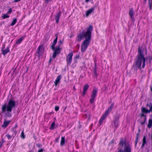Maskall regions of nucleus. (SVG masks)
Returning <instances> with one entry per match:
<instances>
[{
	"instance_id": "nucleus-11",
	"label": "nucleus",
	"mask_w": 152,
	"mask_h": 152,
	"mask_svg": "<svg viewBox=\"0 0 152 152\" xmlns=\"http://www.w3.org/2000/svg\"><path fill=\"white\" fill-rule=\"evenodd\" d=\"M61 14V12L60 11L55 16V19L56 20V23H58V22L59 20Z\"/></svg>"
},
{
	"instance_id": "nucleus-32",
	"label": "nucleus",
	"mask_w": 152,
	"mask_h": 152,
	"mask_svg": "<svg viewBox=\"0 0 152 152\" xmlns=\"http://www.w3.org/2000/svg\"><path fill=\"white\" fill-rule=\"evenodd\" d=\"M21 137L23 139H24L25 138V136L24 134L23 131L22 132L20 135Z\"/></svg>"
},
{
	"instance_id": "nucleus-28",
	"label": "nucleus",
	"mask_w": 152,
	"mask_h": 152,
	"mask_svg": "<svg viewBox=\"0 0 152 152\" xmlns=\"http://www.w3.org/2000/svg\"><path fill=\"white\" fill-rule=\"evenodd\" d=\"M55 125V122H53L51 124L50 127V129H54V126Z\"/></svg>"
},
{
	"instance_id": "nucleus-22",
	"label": "nucleus",
	"mask_w": 152,
	"mask_h": 152,
	"mask_svg": "<svg viewBox=\"0 0 152 152\" xmlns=\"http://www.w3.org/2000/svg\"><path fill=\"white\" fill-rule=\"evenodd\" d=\"M11 131L12 132H13L12 136L13 137H14L15 136L17 133L16 130L15 129V128H12L11 129Z\"/></svg>"
},
{
	"instance_id": "nucleus-10",
	"label": "nucleus",
	"mask_w": 152,
	"mask_h": 152,
	"mask_svg": "<svg viewBox=\"0 0 152 152\" xmlns=\"http://www.w3.org/2000/svg\"><path fill=\"white\" fill-rule=\"evenodd\" d=\"M53 50H54V52L52 58L53 59H55L56 56L57 55L60 53V50L59 47H58L56 49L54 48V49Z\"/></svg>"
},
{
	"instance_id": "nucleus-24",
	"label": "nucleus",
	"mask_w": 152,
	"mask_h": 152,
	"mask_svg": "<svg viewBox=\"0 0 152 152\" xmlns=\"http://www.w3.org/2000/svg\"><path fill=\"white\" fill-rule=\"evenodd\" d=\"M96 64L95 63V67L94 71V77H96L97 76V72L96 71Z\"/></svg>"
},
{
	"instance_id": "nucleus-6",
	"label": "nucleus",
	"mask_w": 152,
	"mask_h": 152,
	"mask_svg": "<svg viewBox=\"0 0 152 152\" xmlns=\"http://www.w3.org/2000/svg\"><path fill=\"white\" fill-rule=\"evenodd\" d=\"M118 152H131V147L129 144H125L123 151L120 149Z\"/></svg>"
},
{
	"instance_id": "nucleus-20",
	"label": "nucleus",
	"mask_w": 152,
	"mask_h": 152,
	"mask_svg": "<svg viewBox=\"0 0 152 152\" xmlns=\"http://www.w3.org/2000/svg\"><path fill=\"white\" fill-rule=\"evenodd\" d=\"M114 127L115 129H116L118 126V120H115L114 121Z\"/></svg>"
},
{
	"instance_id": "nucleus-56",
	"label": "nucleus",
	"mask_w": 152,
	"mask_h": 152,
	"mask_svg": "<svg viewBox=\"0 0 152 152\" xmlns=\"http://www.w3.org/2000/svg\"><path fill=\"white\" fill-rule=\"evenodd\" d=\"M73 88H74V90L75 89V86H74Z\"/></svg>"
},
{
	"instance_id": "nucleus-13",
	"label": "nucleus",
	"mask_w": 152,
	"mask_h": 152,
	"mask_svg": "<svg viewBox=\"0 0 152 152\" xmlns=\"http://www.w3.org/2000/svg\"><path fill=\"white\" fill-rule=\"evenodd\" d=\"M126 142L125 140H124L123 138H122L121 139L119 143V145L120 147H121V148L123 147L124 145H125V144H126Z\"/></svg>"
},
{
	"instance_id": "nucleus-9",
	"label": "nucleus",
	"mask_w": 152,
	"mask_h": 152,
	"mask_svg": "<svg viewBox=\"0 0 152 152\" xmlns=\"http://www.w3.org/2000/svg\"><path fill=\"white\" fill-rule=\"evenodd\" d=\"M44 50V48L43 45H40L38 48L37 53H38V56L39 57L43 53Z\"/></svg>"
},
{
	"instance_id": "nucleus-50",
	"label": "nucleus",
	"mask_w": 152,
	"mask_h": 152,
	"mask_svg": "<svg viewBox=\"0 0 152 152\" xmlns=\"http://www.w3.org/2000/svg\"><path fill=\"white\" fill-rule=\"evenodd\" d=\"M2 142H3V143L5 142L4 141V140L2 139V140H1V141Z\"/></svg>"
},
{
	"instance_id": "nucleus-19",
	"label": "nucleus",
	"mask_w": 152,
	"mask_h": 152,
	"mask_svg": "<svg viewBox=\"0 0 152 152\" xmlns=\"http://www.w3.org/2000/svg\"><path fill=\"white\" fill-rule=\"evenodd\" d=\"M5 121L4 122L2 126V127L4 128H6L10 122V121H6L5 120Z\"/></svg>"
},
{
	"instance_id": "nucleus-36",
	"label": "nucleus",
	"mask_w": 152,
	"mask_h": 152,
	"mask_svg": "<svg viewBox=\"0 0 152 152\" xmlns=\"http://www.w3.org/2000/svg\"><path fill=\"white\" fill-rule=\"evenodd\" d=\"M138 140V139L137 138V137H136V140L135 141V147L136 146V145L137 143Z\"/></svg>"
},
{
	"instance_id": "nucleus-26",
	"label": "nucleus",
	"mask_w": 152,
	"mask_h": 152,
	"mask_svg": "<svg viewBox=\"0 0 152 152\" xmlns=\"http://www.w3.org/2000/svg\"><path fill=\"white\" fill-rule=\"evenodd\" d=\"M65 142V137H62L61 139V145H64Z\"/></svg>"
},
{
	"instance_id": "nucleus-2",
	"label": "nucleus",
	"mask_w": 152,
	"mask_h": 152,
	"mask_svg": "<svg viewBox=\"0 0 152 152\" xmlns=\"http://www.w3.org/2000/svg\"><path fill=\"white\" fill-rule=\"evenodd\" d=\"M145 59L143 52H142L140 47H139L138 48V54L132 68L134 70L138 69H141L142 68H144L145 66Z\"/></svg>"
},
{
	"instance_id": "nucleus-31",
	"label": "nucleus",
	"mask_w": 152,
	"mask_h": 152,
	"mask_svg": "<svg viewBox=\"0 0 152 152\" xmlns=\"http://www.w3.org/2000/svg\"><path fill=\"white\" fill-rule=\"evenodd\" d=\"M6 136L7 138L8 139H11L13 137L12 135L11 136L9 134H7L6 135Z\"/></svg>"
},
{
	"instance_id": "nucleus-59",
	"label": "nucleus",
	"mask_w": 152,
	"mask_h": 152,
	"mask_svg": "<svg viewBox=\"0 0 152 152\" xmlns=\"http://www.w3.org/2000/svg\"><path fill=\"white\" fill-rule=\"evenodd\" d=\"M121 148H120V149H119V148H118V149H119V150L120 149H121Z\"/></svg>"
},
{
	"instance_id": "nucleus-60",
	"label": "nucleus",
	"mask_w": 152,
	"mask_h": 152,
	"mask_svg": "<svg viewBox=\"0 0 152 152\" xmlns=\"http://www.w3.org/2000/svg\"><path fill=\"white\" fill-rule=\"evenodd\" d=\"M152 7V6L151 7V8Z\"/></svg>"
},
{
	"instance_id": "nucleus-8",
	"label": "nucleus",
	"mask_w": 152,
	"mask_h": 152,
	"mask_svg": "<svg viewBox=\"0 0 152 152\" xmlns=\"http://www.w3.org/2000/svg\"><path fill=\"white\" fill-rule=\"evenodd\" d=\"M147 106L149 107H150L149 110H146L145 107H142L141 109L142 112L143 113H149L151 111L152 112V104L151 103V105L147 104Z\"/></svg>"
},
{
	"instance_id": "nucleus-41",
	"label": "nucleus",
	"mask_w": 152,
	"mask_h": 152,
	"mask_svg": "<svg viewBox=\"0 0 152 152\" xmlns=\"http://www.w3.org/2000/svg\"><path fill=\"white\" fill-rule=\"evenodd\" d=\"M12 12V10L11 9H10L8 11V13H11Z\"/></svg>"
},
{
	"instance_id": "nucleus-23",
	"label": "nucleus",
	"mask_w": 152,
	"mask_h": 152,
	"mask_svg": "<svg viewBox=\"0 0 152 152\" xmlns=\"http://www.w3.org/2000/svg\"><path fill=\"white\" fill-rule=\"evenodd\" d=\"M24 38L23 37H22L20 38L19 39H18L16 42V44H20L22 41L23 40V39Z\"/></svg>"
},
{
	"instance_id": "nucleus-43",
	"label": "nucleus",
	"mask_w": 152,
	"mask_h": 152,
	"mask_svg": "<svg viewBox=\"0 0 152 152\" xmlns=\"http://www.w3.org/2000/svg\"><path fill=\"white\" fill-rule=\"evenodd\" d=\"M20 0H15L14 1V2H17L20 1Z\"/></svg>"
},
{
	"instance_id": "nucleus-46",
	"label": "nucleus",
	"mask_w": 152,
	"mask_h": 152,
	"mask_svg": "<svg viewBox=\"0 0 152 152\" xmlns=\"http://www.w3.org/2000/svg\"><path fill=\"white\" fill-rule=\"evenodd\" d=\"M17 127V125H15V126L14 127H13V128H15V129H16Z\"/></svg>"
},
{
	"instance_id": "nucleus-42",
	"label": "nucleus",
	"mask_w": 152,
	"mask_h": 152,
	"mask_svg": "<svg viewBox=\"0 0 152 152\" xmlns=\"http://www.w3.org/2000/svg\"><path fill=\"white\" fill-rule=\"evenodd\" d=\"M139 133H140L138 132L137 134V136H136V137H137V138H138V136H139Z\"/></svg>"
},
{
	"instance_id": "nucleus-40",
	"label": "nucleus",
	"mask_w": 152,
	"mask_h": 152,
	"mask_svg": "<svg viewBox=\"0 0 152 152\" xmlns=\"http://www.w3.org/2000/svg\"><path fill=\"white\" fill-rule=\"evenodd\" d=\"M145 120H146V118H145V121H144V122H141V125H143V124H145Z\"/></svg>"
},
{
	"instance_id": "nucleus-7",
	"label": "nucleus",
	"mask_w": 152,
	"mask_h": 152,
	"mask_svg": "<svg viewBox=\"0 0 152 152\" xmlns=\"http://www.w3.org/2000/svg\"><path fill=\"white\" fill-rule=\"evenodd\" d=\"M73 55V53L72 52H71L66 56V61L67 66L71 65L72 61Z\"/></svg>"
},
{
	"instance_id": "nucleus-58",
	"label": "nucleus",
	"mask_w": 152,
	"mask_h": 152,
	"mask_svg": "<svg viewBox=\"0 0 152 152\" xmlns=\"http://www.w3.org/2000/svg\"><path fill=\"white\" fill-rule=\"evenodd\" d=\"M144 1L145 2H146V0H144Z\"/></svg>"
},
{
	"instance_id": "nucleus-48",
	"label": "nucleus",
	"mask_w": 152,
	"mask_h": 152,
	"mask_svg": "<svg viewBox=\"0 0 152 152\" xmlns=\"http://www.w3.org/2000/svg\"><path fill=\"white\" fill-rule=\"evenodd\" d=\"M79 56H76L75 57V58H74L75 59H77V58H78Z\"/></svg>"
},
{
	"instance_id": "nucleus-47",
	"label": "nucleus",
	"mask_w": 152,
	"mask_h": 152,
	"mask_svg": "<svg viewBox=\"0 0 152 152\" xmlns=\"http://www.w3.org/2000/svg\"><path fill=\"white\" fill-rule=\"evenodd\" d=\"M75 62V63H76L77 62V60L76 59L74 58Z\"/></svg>"
},
{
	"instance_id": "nucleus-53",
	"label": "nucleus",
	"mask_w": 152,
	"mask_h": 152,
	"mask_svg": "<svg viewBox=\"0 0 152 152\" xmlns=\"http://www.w3.org/2000/svg\"><path fill=\"white\" fill-rule=\"evenodd\" d=\"M73 37V36H72V35H71L70 37L71 38V37Z\"/></svg>"
},
{
	"instance_id": "nucleus-52",
	"label": "nucleus",
	"mask_w": 152,
	"mask_h": 152,
	"mask_svg": "<svg viewBox=\"0 0 152 152\" xmlns=\"http://www.w3.org/2000/svg\"><path fill=\"white\" fill-rule=\"evenodd\" d=\"M140 129H138L139 132H138L140 133Z\"/></svg>"
},
{
	"instance_id": "nucleus-14",
	"label": "nucleus",
	"mask_w": 152,
	"mask_h": 152,
	"mask_svg": "<svg viewBox=\"0 0 152 152\" xmlns=\"http://www.w3.org/2000/svg\"><path fill=\"white\" fill-rule=\"evenodd\" d=\"M56 38L54 40L52 45L51 46V48L53 50H54L55 48V46L57 42L58 37L56 34Z\"/></svg>"
},
{
	"instance_id": "nucleus-39",
	"label": "nucleus",
	"mask_w": 152,
	"mask_h": 152,
	"mask_svg": "<svg viewBox=\"0 0 152 152\" xmlns=\"http://www.w3.org/2000/svg\"><path fill=\"white\" fill-rule=\"evenodd\" d=\"M62 43V41L61 40H60L59 42H58V44H59V46H60Z\"/></svg>"
},
{
	"instance_id": "nucleus-27",
	"label": "nucleus",
	"mask_w": 152,
	"mask_h": 152,
	"mask_svg": "<svg viewBox=\"0 0 152 152\" xmlns=\"http://www.w3.org/2000/svg\"><path fill=\"white\" fill-rule=\"evenodd\" d=\"M17 20L16 18H14V20H13L12 21L11 24H10V26H13L16 23Z\"/></svg>"
},
{
	"instance_id": "nucleus-37",
	"label": "nucleus",
	"mask_w": 152,
	"mask_h": 152,
	"mask_svg": "<svg viewBox=\"0 0 152 152\" xmlns=\"http://www.w3.org/2000/svg\"><path fill=\"white\" fill-rule=\"evenodd\" d=\"M59 107L58 106H56L55 107V110L56 111H57L59 110Z\"/></svg>"
},
{
	"instance_id": "nucleus-38",
	"label": "nucleus",
	"mask_w": 152,
	"mask_h": 152,
	"mask_svg": "<svg viewBox=\"0 0 152 152\" xmlns=\"http://www.w3.org/2000/svg\"><path fill=\"white\" fill-rule=\"evenodd\" d=\"M44 151L43 148H41L38 151V152H43Z\"/></svg>"
},
{
	"instance_id": "nucleus-1",
	"label": "nucleus",
	"mask_w": 152,
	"mask_h": 152,
	"mask_svg": "<svg viewBox=\"0 0 152 152\" xmlns=\"http://www.w3.org/2000/svg\"><path fill=\"white\" fill-rule=\"evenodd\" d=\"M92 30V26L90 25L87 28V31L84 30L77 35L76 41L80 42L82 39L85 38L81 46V50L83 53L86 50L90 43Z\"/></svg>"
},
{
	"instance_id": "nucleus-51",
	"label": "nucleus",
	"mask_w": 152,
	"mask_h": 152,
	"mask_svg": "<svg viewBox=\"0 0 152 152\" xmlns=\"http://www.w3.org/2000/svg\"><path fill=\"white\" fill-rule=\"evenodd\" d=\"M145 116V115L143 114H142L141 115V116Z\"/></svg>"
},
{
	"instance_id": "nucleus-54",
	"label": "nucleus",
	"mask_w": 152,
	"mask_h": 152,
	"mask_svg": "<svg viewBox=\"0 0 152 152\" xmlns=\"http://www.w3.org/2000/svg\"><path fill=\"white\" fill-rule=\"evenodd\" d=\"M151 139H152V134H151Z\"/></svg>"
},
{
	"instance_id": "nucleus-17",
	"label": "nucleus",
	"mask_w": 152,
	"mask_h": 152,
	"mask_svg": "<svg viewBox=\"0 0 152 152\" xmlns=\"http://www.w3.org/2000/svg\"><path fill=\"white\" fill-rule=\"evenodd\" d=\"M134 14V13L133 9L132 8L130 9L129 12V15L130 16L131 19H132L133 18Z\"/></svg>"
},
{
	"instance_id": "nucleus-55",
	"label": "nucleus",
	"mask_w": 152,
	"mask_h": 152,
	"mask_svg": "<svg viewBox=\"0 0 152 152\" xmlns=\"http://www.w3.org/2000/svg\"><path fill=\"white\" fill-rule=\"evenodd\" d=\"M151 90H152V87H151Z\"/></svg>"
},
{
	"instance_id": "nucleus-35",
	"label": "nucleus",
	"mask_w": 152,
	"mask_h": 152,
	"mask_svg": "<svg viewBox=\"0 0 152 152\" xmlns=\"http://www.w3.org/2000/svg\"><path fill=\"white\" fill-rule=\"evenodd\" d=\"M10 112H8V113L6 114V115L7 117H10L11 116V114L9 113Z\"/></svg>"
},
{
	"instance_id": "nucleus-44",
	"label": "nucleus",
	"mask_w": 152,
	"mask_h": 152,
	"mask_svg": "<svg viewBox=\"0 0 152 152\" xmlns=\"http://www.w3.org/2000/svg\"><path fill=\"white\" fill-rule=\"evenodd\" d=\"M52 60V58H50V59L49 61V63H50L51 62V61Z\"/></svg>"
},
{
	"instance_id": "nucleus-25",
	"label": "nucleus",
	"mask_w": 152,
	"mask_h": 152,
	"mask_svg": "<svg viewBox=\"0 0 152 152\" xmlns=\"http://www.w3.org/2000/svg\"><path fill=\"white\" fill-rule=\"evenodd\" d=\"M152 126V120L150 119L148 121V128H151Z\"/></svg>"
},
{
	"instance_id": "nucleus-5",
	"label": "nucleus",
	"mask_w": 152,
	"mask_h": 152,
	"mask_svg": "<svg viewBox=\"0 0 152 152\" xmlns=\"http://www.w3.org/2000/svg\"><path fill=\"white\" fill-rule=\"evenodd\" d=\"M98 89L96 87H94L93 89L92 93L91 95V97L90 100V102L92 104L94 102V99H95L96 95Z\"/></svg>"
},
{
	"instance_id": "nucleus-33",
	"label": "nucleus",
	"mask_w": 152,
	"mask_h": 152,
	"mask_svg": "<svg viewBox=\"0 0 152 152\" xmlns=\"http://www.w3.org/2000/svg\"><path fill=\"white\" fill-rule=\"evenodd\" d=\"M13 70L12 73V75H15L17 73V72L16 71V68H15L14 69H13Z\"/></svg>"
},
{
	"instance_id": "nucleus-18",
	"label": "nucleus",
	"mask_w": 152,
	"mask_h": 152,
	"mask_svg": "<svg viewBox=\"0 0 152 152\" xmlns=\"http://www.w3.org/2000/svg\"><path fill=\"white\" fill-rule=\"evenodd\" d=\"M94 8H91L89 10H87L86 13V15L87 17L94 10Z\"/></svg>"
},
{
	"instance_id": "nucleus-57",
	"label": "nucleus",
	"mask_w": 152,
	"mask_h": 152,
	"mask_svg": "<svg viewBox=\"0 0 152 152\" xmlns=\"http://www.w3.org/2000/svg\"><path fill=\"white\" fill-rule=\"evenodd\" d=\"M66 108V107L64 108V110H65Z\"/></svg>"
},
{
	"instance_id": "nucleus-12",
	"label": "nucleus",
	"mask_w": 152,
	"mask_h": 152,
	"mask_svg": "<svg viewBox=\"0 0 152 152\" xmlns=\"http://www.w3.org/2000/svg\"><path fill=\"white\" fill-rule=\"evenodd\" d=\"M62 76L61 75L58 76L57 78L54 82L55 85L56 86L58 83H60V80L61 79Z\"/></svg>"
},
{
	"instance_id": "nucleus-4",
	"label": "nucleus",
	"mask_w": 152,
	"mask_h": 152,
	"mask_svg": "<svg viewBox=\"0 0 152 152\" xmlns=\"http://www.w3.org/2000/svg\"><path fill=\"white\" fill-rule=\"evenodd\" d=\"M114 105V103H113L111 105L109 106L107 110L104 113V115L102 116L101 118L99 121V124H101L102 123L104 119L106 117L107 115L109 114V113L111 111L112 108L113 107Z\"/></svg>"
},
{
	"instance_id": "nucleus-21",
	"label": "nucleus",
	"mask_w": 152,
	"mask_h": 152,
	"mask_svg": "<svg viewBox=\"0 0 152 152\" xmlns=\"http://www.w3.org/2000/svg\"><path fill=\"white\" fill-rule=\"evenodd\" d=\"M146 143V137L144 136L143 138L142 143L141 146V148H143L145 144Z\"/></svg>"
},
{
	"instance_id": "nucleus-3",
	"label": "nucleus",
	"mask_w": 152,
	"mask_h": 152,
	"mask_svg": "<svg viewBox=\"0 0 152 152\" xmlns=\"http://www.w3.org/2000/svg\"><path fill=\"white\" fill-rule=\"evenodd\" d=\"M15 106V102L12 99H10L7 105L6 104L2 106V113H4L6 111L7 112H11L12 109Z\"/></svg>"
},
{
	"instance_id": "nucleus-34",
	"label": "nucleus",
	"mask_w": 152,
	"mask_h": 152,
	"mask_svg": "<svg viewBox=\"0 0 152 152\" xmlns=\"http://www.w3.org/2000/svg\"><path fill=\"white\" fill-rule=\"evenodd\" d=\"M36 145L37 147H38L39 148H40L42 147V145L40 143L37 144Z\"/></svg>"
},
{
	"instance_id": "nucleus-45",
	"label": "nucleus",
	"mask_w": 152,
	"mask_h": 152,
	"mask_svg": "<svg viewBox=\"0 0 152 152\" xmlns=\"http://www.w3.org/2000/svg\"><path fill=\"white\" fill-rule=\"evenodd\" d=\"M80 45L79 44H77V46H76V47H77V48H80Z\"/></svg>"
},
{
	"instance_id": "nucleus-29",
	"label": "nucleus",
	"mask_w": 152,
	"mask_h": 152,
	"mask_svg": "<svg viewBox=\"0 0 152 152\" xmlns=\"http://www.w3.org/2000/svg\"><path fill=\"white\" fill-rule=\"evenodd\" d=\"M2 15V18L3 19H5L9 17V16L6 14H3Z\"/></svg>"
},
{
	"instance_id": "nucleus-49",
	"label": "nucleus",
	"mask_w": 152,
	"mask_h": 152,
	"mask_svg": "<svg viewBox=\"0 0 152 152\" xmlns=\"http://www.w3.org/2000/svg\"><path fill=\"white\" fill-rule=\"evenodd\" d=\"M51 0H46V1L47 2H49V1H51Z\"/></svg>"
},
{
	"instance_id": "nucleus-15",
	"label": "nucleus",
	"mask_w": 152,
	"mask_h": 152,
	"mask_svg": "<svg viewBox=\"0 0 152 152\" xmlns=\"http://www.w3.org/2000/svg\"><path fill=\"white\" fill-rule=\"evenodd\" d=\"M89 88V86L87 84H86L83 87V95L84 96L86 94V92L87 90Z\"/></svg>"
},
{
	"instance_id": "nucleus-30",
	"label": "nucleus",
	"mask_w": 152,
	"mask_h": 152,
	"mask_svg": "<svg viewBox=\"0 0 152 152\" xmlns=\"http://www.w3.org/2000/svg\"><path fill=\"white\" fill-rule=\"evenodd\" d=\"M149 4L150 8V10L151 9V7L152 6V0H149Z\"/></svg>"
},
{
	"instance_id": "nucleus-16",
	"label": "nucleus",
	"mask_w": 152,
	"mask_h": 152,
	"mask_svg": "<svg viewBox=\"0 0 152 152\" xmlns=\"http://www.w3.org/2000/svg\"><path fill=\"white\" fill-rule=\"evenodd\" d=\"M1 50V53L4 56H5L6 54H7V53H8L10 51V50L8 47H7L6 49L5 50L2 49Z\"/></svg>"
}]
</instances>
